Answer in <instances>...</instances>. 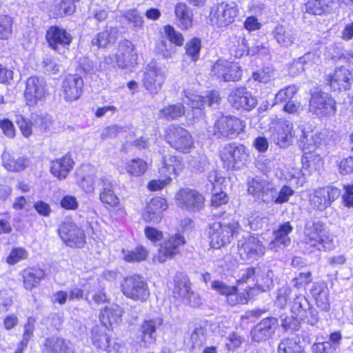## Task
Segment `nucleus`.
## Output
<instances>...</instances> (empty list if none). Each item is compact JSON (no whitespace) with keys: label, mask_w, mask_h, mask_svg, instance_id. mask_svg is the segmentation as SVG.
I'll use <instances>...</instances> for the list:
<instances>
[{"label":"nucleus","mask_w":353,"mask_h":353,"mask_svg":"<svg viewBox=\"0 0 353 353\" xmlns=\"http://www.w3.org/2000/svg\"><path fill=\"white\" fill-rule=\"evenodd\" d=\"M336 236L327 228L312 248L319 251H331L336 248Z\"/></svg>","instance_id":"obj_41"},{"label":"nucleus","mask_w":353,"mask_h":353,"mask_svg":"<svg viewBox=\"0 0 353 353\" xmlns=\"http://www.w3.org/2000/svg\"><path fill=\"white\" fill-rule=\"evenodd\" d=\"M121 288L123 294L134 301L144 302L150 296L146 282L138 275L126 277L123 280Z\"/></svg>","instance_id":"obj_6"},{"label":"nucleus","mask_w":353,"mask_h":353,"mask_svg":"<svg viewBox=\"0 0 353 353\" xmlns=\"http://www.w3.org/2000/svg\"><path fill=\"white\" fill-rule=\"evenodd\" d=\"M245 123L239 119L232 117H221L215 121L213 126L208 128V132L219 139H234L245 128Z\"/></svg>","instance_id":"obj_2"},{"label":"nucleus","mask_w":353,"mask_h":353,"mask_svg":"<svg viewBox=\"0 0 353 353\" xmlns=\"http://www.w3.org/2000/svg\"><path fill=\"white\" fill-rule=\"evenodd\" d=\"M28 253L25 249L14 248L7 258V262L10 265H14L19 261L26 259Z\"/></svg>","instance_id":"obj_63"},{"label":"nucleus","mask_w":353,"mask_h":353,"mask_svg":"<svg viewBox=\"0 0 353 353\" xmlns=\"http://www.w3.org/2000/svg\"><path fill=\"white\" fill-rule=\"evenodd\" d=\"M211 74L219 81H236L241 79L242 70L237 63L219 59L214 63Z\"/></svg>","instance_id":"obj_12"},{"label":"nucleus","mask_w":353,"mask_h":353,"mask_svg":"<svg viewBox=\"0 0 353 353\" xmlns=\"http://www.w3.org/2000/svg\"><path fill=\"white\" fill-rule=\"evenodd\" d=\"M211 289L225 296L233 292H237L236 286L228 285L224 282L218 280L212 281Z\"/></svg>","instance_id":"obj_55"},{"label":"nucleus","mask_w":353,"mask_h":353,"mask_svg":"<svg viewBox=\"0 0 353 353\" xmlns=\"http://www.w3.org/2000/svg\"><path fill=\"white\" fill-rule=\"evenodd\" d=\"M292 290L288 286H283L277 290L276 303L281 308L285 307Z\"/></svg>","instance_id":"obj_62"},{"label":"nucleus","mask_w":353,"mask_h":353,"mask_svg":"<svg viewBox=\"0 0 353 353\" xmlns=\"http://www.w3.org/2000/svg\"><path fill=\"white\" fill-rule=\"evenodd\" d=\"M129 24H131L134 29L141 28L143 26V17L136 9L129 10L124 14Z\"/></svg>","instance_id":"obj_54"},{"label":"nucleus","mask_w":353,"mask_h":353,"mask_svg":"<svg viewBox=\"0 0 353 353\" xmlns=\"http://www.w3.org/2000/svg\"><path fill=\"white\" fill-rule=\"evenodd\" d=\"M319 57L314 52H307L303 57H300L297 61H294L293 66L296 67L298 70H303V65L314 63L317 62Z\"/></svg>","instance_id":"obj_59"},{"label":"nucleus","mask_w":353,"mask_h":353,"mask_svg":"<svg viewBox=\"0 0 353 353\" xmlns=\"http://www.w3.org/2000/svg\"><path fill=\"white\" fill-rule=\"evenodd\" d=\"M3 167L8 171L19 172L25 169L29 164V160L23 157L14 158L12 154L4 150L1 155Z\"/></svg>","instance_id":"obj_35"},{"label":"nucleus","mask_w":353,"mask_h":353,"mask_svg":"<svg viewBox=\"0 0 353 353\" xmlns=\"http://www.w3.org/2000/svg\"><path fill=\"white\" fill-rule=\"evenodd\" d=\"M185 112V106L182 103L170 104L160 110L159 117L167 120H174L181 117Z\"/></svg>","instance_id":"obj_42"},{"label":"nucleus","mask_w":353,"mask_h":353,"mask_svg":"<svg viewBox=\"0 0 353 353\" xmlns=\"http://www.w3.org/2000/svg\"><path fill=\"white\" fill-rule=\"evenodd\" d=\"M311 294L316 306L322 311L328 312L330 308L329 290L323 283H316L311 289Z\"/></svg>","instance_id":"obj_30"},{"label":"nucleus","mask_w":353,"mask_h":353,"mask_svg":"<svg viewBox=\"0 0 353 353\" xmlns=\"http://www.w3.org/2000/svg\"><path fill=\"white\" fill-rule=\"evenodd\" d=\"M278 353H305L299 341L296 339H283L278 346Z\"/></svg>","instance_id":"obj_44"},{"label":"nucleus","mask_w":353,"mask_h":353,"mask_svg":"<svg viewBox=\"0 0 353 353\" xmlns=\"http://www.w3.org/2000/svg\"><path fill=\"white\" fill-rule=\"evenodd\" d=\"M277 74L276 71L272 66H265L262 70L254 72L252 77L255 81L267 83L275 79Z\"/></svg>","instance_id":"obj_49"},{"label":"nucleus","mask_w":353,"mask_h":353,"mask_svg":"<svg viewBox=\"0 0 353 353\" xmlns=\"http://www.w3.org/2000/svg\"><path fill=\"white\" fill-rule=\"evenodd\" d=\"M128 172L135 176L143 174L148 169L147 163L141 159H134L129 161L126 166Z\"/></svg>","instance_id":"obj_46"},{"label":"nucleus","mask_w":353,"mask_h":353,"mask_svg":"<svg viewBox=\"0 0 353 353\" xmlns=\"http://www.w3.org/2000/svg\"><path fill=\"white\" fill-rule=\"evenodd\" d=\"M327 228L326 225L321 221H307L303 230L306 246L312 248Z\"/></svg>","instance_id":"obj_26"},{"label":"nucleus","mask_w":353,"mask_h":353,"mask_svg":"<svg viewBox=\"0 0 353 353\" xmlns=\"http://www.w3.org/2000/svg\"><path fill=\"white\" fill-rule=\"evenodd\" d=\"M123 259L128 262H140L146 259L148 252L143 246H137L132 250H123Z\"/></svg>","instance_id":"obj_45"},{"label":"nucleus","mask_w":353,"mask_h":353,"mask_svg":"<svg viewBox=\"0 0 353 353\" xmlns=\"http://www.w3.org/2000/svg\"><path fill=\"white\" fill-rule=\"evenodd\" d=\"M165 137L167 143L175 150L188 152L194 146L193 139L190 132L177 125H171L165 129Z\"/></svg>","instance_id":"obj_4"},{"label":"nucleus","mask_w":353,"mask_h":353,"mask_svg":"<svg viewBox=\"0 0 353 353\" xmlns=\"http://www.w3.org/2000/svg\"><path fill=\"white\" fill-rule=\"evenodd\" d=\"M163 323L161 316L143 321L139 327V338L145 343H153L157 339V330Z\"/></svg>","instance_id":"obj_28"},{"label":"nucleus","mask_w":353,"mask_h":353,"mask_svg":"<svg viewBox=\"0 0 353 353\" xmlns=\"http://www.w3.org/2000/svg\"><path fill=\"white\" fill-rule=\"evenodd\" d=\"M292 230L293 227L290 222L281 224L279 228L273 232L274 239L269 243V249L276 252L288 247L291 243L289 234Z\"/></svg>","instance_id":"obj_22"},{"label":"nucleus","mask_w":353,"mask_h":353,"mask_svg":"<svg viewBox=\"0 0 353 353\" xmlns=\"http://www.w3.org/2000/svg\"><path fill=\"white\" fill-rule=\"evenodd\" d=\"M341 192L335 187L320 188L314 191L310 196L311 205L319 210H324L339 198Z\"/></svg>","instance_id":"obj_17"},{"label":"nucleus","mask_w":353,"mask_h":353,"mask_svg":"<svg viewBox=\"0 0 353 353\" xmlns=\"http://www.w3.org/2000/svg\"><path fill=\"white\" fill-rule=\"evenodd\" d=\"M237 248L242 258L258 260L265 254V248L257 236L246 234L237 241Z\"/></svg>","instance_id":"obj_7"},{"label":"nucleus","mask_w":353,"mask_h":353,"mask_svg":"<svg viewBox=\"0 0 353 353\" xmlns=\"http://www.w3.org/2000/svg\"><path fill=\"white\" fill-rule=\"evenodd\" d=\"M164 31L166 38L170 41V43L175 44L178 46H182L184 43L183 34L176 31L174 27L170 25L164 27Z\"/></svg>","instance_id":"obj_53"},{"label":"nucleus","mask_w":353,"mask_h":353,"mask_svg":"<svg viewBox=\"0 0 353 353\" xmlns=\"http://www.w3.org/2000/svg\"><path fill=\"white\" fill-rule=\"evenodd\" d=\"M281 321V326L285 331L294 332L298 330L300 326V321L297 316H288L285 314L280 316Z\"/></svg>","instance_id":"obj_56"},{"label":"nucleus","mask_w":353,"mask_h":353,"mask_svg":"<svg viewBox=\"0 0 353 353\" xmlns=\"http://www.w3.org/2000/svg\"><path fill=\"white\" fill-rule=\"evenodd\" d=\"M16 123L24 137H28L32 134V124L30 121L26 120L23 117L19 115L17 117Z\"/></svg>","instance_id":"obj_64"},{"label":"nucleus","mask_w":353,"mask_h":353,"mask_svg":"<svg viewBox=\"0 0 353 353\" xmlns=\"http://www.w3.org/2000/svg\"><path fill=\"white\" fill-rule=\"evenodd\" d=\"M236 5L234 2H221L212 10L211 21L218 27H225L231 24L237 16Z\"/></svg>","instance_id":"obj_16"},{"label":"nucleus","mask_w":353,"mask_h":353,"mask_svg":"<svg viewBox=\"0 0 353 353\" xmlns=\"http://www.w3.org/2000/svg\"><path fill=\"white\" fill-rule=\"evenodd\" d=\"M163 165L160 170L165 176L177 174L178 171L182 168L180 158L172 154L163 156Z\"/></svg>","instance_id":"obj_40"},{"label":"nucleus","mask_w":353,"mask_h":353,"mask_svg":"<svg viewBox=\"0 0 353 353\" xmlns=\"http://www.w3.org/2000/svg\"><path fill=\"white\" fill-rule=\"evenodd\" d=\"M166 208V201L163 198H153L145 208L143 219L147 222L158 223L161 221L162 213Z\"/></svg>","instance_id":"obj_25"},{"label":"nucleus","mask_w":353,"mask_h":353,"mask_svg":"<svg viewBox=\"0 0 353 353\" xmlns=\"http://www.w3.org/2000/svg\"><path fill=\"white\" fill-rule=\"evenodd\" d=\"M240 225L236 221L214 222L210 225L208 235L212 248L219 249L231 242L239 232Z\"/></svg>","instance_id":"obj_1"},{"label":"nucleus","mask_w":353,"mask_h":353,"mask_svg":"<svg viewBox=\"0 0 353 353\" xmlns=\"http://www.w3.org/2000/svg\"><path fill=\"white\" fill-rule=\"evenodd\" d=\"M114 57L119 68H125L133 63L137 59V54L132 43L128 40L121 41Z\"/></svg>","instance_id":"obj_24"},{"label":"nucleus","mask_w":353,"mask_h":353,"mask_svg":"<svg viewBox=\"0 0 353 353\" xmlns=\"http://www.w3.org/2000/svg\"><path fill=\"white\" fill-rule=\"evenodd\" d=\"M292 124L283 119H274L270 127V139L281 148H286L292 143Z\"/></svg>","instance_id":"obj_10"},{"label":"nucleus","mask_w":353,"mask_h":353,"mask_svg":"<svg viewBox=\"0 0 353 353\" xmlns=\"http://www.w3.org/2000/svg\"><path fill=\"white\" fill-rule=\"evenodd\" d=\"M353 81L352 72L344 66L335 69L330 79V85L334 90H346L350 88Z\"/></svg>","instance_id":"obj_27"},{"label":"nucleus","mask_w":353,"mask_h":353,"mask_svg":"<svg viewBox=\"0 0 353 353\" xmlns=\"http://www.w3.org/2000/svg\"><path fill=\"white\" fill-rule=\"evenodd\" d=\"M122 310L119 305L105 307L100 314V320L105 328L108 325L118 323L121 321Z\"/></svg>","instance_id":"obj_39"},{"label":"nucleus","mask_w":353,"mask_h":353,"mask_svg":"<svg viewBox=\"0 0 353 353\" xmlns=\"http://www.w3.org/2000/svg\"><path fill=\"white\" fill-rule=\"evenodd\" d=\"M228 101L235 109L251 110L257 104V99L245 88H238L229 95Z\"/></svg>","instance_id":"obj_21"},{"label":"nucleus","mask_w":353,"mask_h":353,"mask_svg":"<svg viewBox=\"0 0 353 353\" xmlns=\"http://www.w3.org/2000/svg\"><path fill=\"white\" fill-rule=\"evenodd\" d=\"M226 340L225 346L229 350L239 348L244 341L243 337L234 332L230 333Z\"/></svg>","instance_id":"obj_61"},{"label":"nucleus","mask_w":353,"mask_h":353,"mask_svg":"<svg viewBox=\"0 0 353 353\" xmlns=\"http://www.w3.org/2000/svg\"><path fill=\"white\" fill-rule=\"evenodd\" d=\"M45 92V82L43 79L30 77L27 79L24 96L28 105H34L38 100L43 97Z\"/></svg>","instance_id":"obj_23"},{"label":"nucleus","mask_w":353,"mask_h":353,"mask_svg":"<svg viewBox=\"0 0 353 353\" xmlns=\"http://www.w3.org/2000/svg\"><path fill=\"white\" fill-rule=\"evenodd\" d=\"M278 325V320L276 318L263 319L250 332L252 339L259 343L271 339L274 334Z\"/></svg>","instance_id":"obj_20"},{"label":"nucleus","mask_w":353,"mask_h":353,"mask_svg":"<svg viewBox=\"0 0 353 353\" xmlns=\"http://www.w3.org/2000/svg\"><path fill=\"white\" fill-rule=\"evenodd\" d=\"M260 273L256 275V285L263 292L270 290L274 286L272 270L264 264L260 265Z\"/></svg>","instance_id":"obj_36"},{"label":"nucleus","mask_w":353,"mask_h":353,"mask_svg":"<svg viewBox=\"0 0 353 353\" xmlns=\"http://www.w3.org/2000/svg\"><path fill=\"white\" fill-rule=\"evenodd\" d=\"M157 53L161 55L164 59H169L175 53L174 46L169 42L164 40H161L157 44Z\"/></svg>","instance_id":"obj_60"},{"label":"nucleus","mask_w":353,"mask_h":353,"mask_svg":"<svg viewBox=\"0 0 353 353\" xmlns=\"http://www.w3.org/2000/svg\"><path fill=\"white\" fill-rule=\"evenodd\" d=\"M74 162L68 154L51 161V173L59 179H65L72 170Z\"/></svg>","instance_id":"obj_31"},{"label":"nucleus","mask_w":353,"mask_h":353,"mask_svg":"<svg viewBox=\"0 0 353 353\" xmlns=\"http://www.w3.org/2000/svg\"><path fill=\"white\" fill-rule=\"evenodd\" d=\"M205 330L199 326L196 327L190 335V342L192 348L200 347L205 340Z\"/></svg>","instance_id":"obj_57"},{"label":"nucleus","mask_w":353,"mask_h":353,"mask_svg":"<svg viewBox=\"0 0 353 353\" xmlns=\"http://www.w3.org/2000/svg\"><path fill=\"white\" fill-rule=\"evenodd\" d=\"M166 78L165 66L152 60L145 68L142 83L145 89L152 94H158L162 89Z\"/></svg>","instance_id":"obj_3"},{"label":"nucleus","mask_w":353,"mask_h":353,"mask_svg":"<svg viewBox=\"0 0 353 353\" xmlns=\"http://www.w3.org/2000/svg\"><path fill=\"white\" fill-rule=\"evenodd\" d=\"M255 165L261 172L268 174L274 168V163L270 159L264 156H259L256 159Z\"/></svg>","instance_id":"obj_58"},{"label":"nucleus","mask_w":353,"mask_h":353,"mask_svg":"<svg viewBox=\"0 0 353 353\" xmlns=\"http://www.w3.org/2000/svg\"><path fill=\"white\" fill-rule=\"evenodd\" d=\"M302 169L301 171L303 175L311 174L314 170H316L317 165L319 167L323 164L322 160L321 158L314 156H310L309 157H305V159H302Z\"/></svg>","instance_id":"obj_51"},{"label":"nucleus","mask_w":353,"mask_h":353,"mask_svg":"<svg viewBox=\"0 0 353 353\" xmlns=\"http://www.w3.org/2000/svg\"><path fill=\"white\" fill-rule=\"evenodd\" d=\"M310 306L308 300L305 296L301 294L296 295L292 303L291 312L299 319L305 317L306 310H309Z\"/></svg>","instance_id":"obj_43"},{"label":"nucleus","mask_w":353,"mask_h":353,"mask_svg":"<svg viewBox=\"0 0 353 353\" xmlns=\"http://www.w3.org/2000/svg\"><path fill=\"white\" fill-rule=\"evenodd\" d=\"M333 0H308L305 3V11L307 13L321 15L332 13L334 10Z\"/></svg>","instance_id":"obj_32"},{"label":"nucleus","mask_w":353,"mask_h":353,"mask_svg":"<svg viewBox=\"0 0 353 353\" xmlns=\"http://www.w3.org/2000/svg\"><path fill=\"white\" fill-rule=\"evenodd\" d=\"M174 13L177 24L181 29L187 30L192 26V11L185 3H178L174 8Z\"/></svg>","instance_id":"obj_33"},{"label":"nucleus","mask_w":353,"mask_h":353,"mask_svg":"<svg viewBox=\"0 0 353 353\" xmlns=\"http://www.w3.org/2000/svg\"><path fill=\"white\" fill-rule=\"evenodd\" d=\"M105 330L106 328L103 326H94L92 330V343L97 348L111 352L110 339Z\"/></svg>","instance_id":"obj_34"},{"label":"nucleus","mask_w":353,"mask_h":353,"mask_svg":"<svg viewBox=\"0 0 353 353\" xmlns=\"http://www.w3.org/2000/svg\"><path fill=\"white\" fill-rule=\"evenodd\" d=\"M66 341L60 338L46 339L43 344V353H70Z\"/></svg>","instance_id":"obj_38"},{"label":"nucleus","mask_w":353,"mask_h":353,"mask_svg":"<svg viewBox=\"0 0 353 353\" xmlns=\"http://www.w3.org/2000/svg\"><path fill=\"white\" fill-rule=\"evenodd\" d=\"M12 18L8 14H0V39H8L12 33Z\"/></svg>","instance_id":"obj_50"},{"label":"nucleus","mask_w":353,"mask_h":353,"mask_svg":"<svg viewBox=\"0 0 353 353\" xmlns=\"http://www.w3.org/2000/svg\"><path fill=\"white\" fill-rule=\"evenodd\" d=\"M23 285L27 290H32L45 276V272L41 269L28 268L22 272Z\"/></svg>","instance_id":"obj_37"},{"label":"nucleus","mask_w":353,"mask_h":353,"mask_svg":"<svg viewBox=\"0 0 353 353\" xmlns=\"http://www.w3.org/2000/svg\"><path fill=\"white\" fill-rule=\"evenodd\" d=\"M248 192L266 203L273 201L277 194L276 189L271 181L258 177L248 182Z\"/></svg>","instance_id":"obj_11"},{"label":"nucleus","mask_w":353,"mask_h":353,"mask_svg":"<svg viewBox=\"0 0 353 353\" xmlns=\"http://www.w3.org/2000/svg\"><path fill=\"white\" fill-rule=\"evenodd\" d=\"M185 243L184 237L180 234L170 235L164 239L160 244L157 253L154 260L159 263H164L168 259L174 257L179 252V247Z\"/></svg>","instance_id":"obj_14"},{"label":"nucleus","mask_w":353,"mask_h":353,"mask_svg":"<svg viewBox=\"0 0 353 353\" xmlns=\"http://www.w3.org/2000/svg\"><path fill=\"white\" fill-rule=\"evenodd\" d=\"M272 34L278 44L285 48L292 46L296 39V31L290 26L278 25Z\"/></svg>","instance_id":"obj_29"},{"label":"nucleus","mask_w":353,"mask_h":353,"mask_svg":"<svg viewBox=\"0 0 353 353\" xmlns=\"http://www.w3.org/2000/svg\"><path fill=\"white\" fill-rule=\"evenodd\" d=\"M190 285L191 283L190 281L186 278L176 281L173 291L174 296L181 299L183 302L184 299H186L188 295L190 294V292L192 290Z\"/></svg>","instance_id":"obj_48"},{"label":"nucleus","mask_w":353,"mask_h":353,"mask_svg":"<svg viewBox=\"0 0 353 353\" xmlns=\"http://www.w3.org/2000/svg\"><path fill=\"white\" fill-rule=\"evenodd\" d=\"M201 48V39L196 37H194L188 41L185 46L186 54L191 58L192 61H194L199 59Z\"/></svg>","instance_id":"obj_47"},{"label":"nucleus","mask_w":353,"mask_h":353,"mask_svg":"<svg viewBox=\"0 0 353 353\" xmlns=\"http://www.w3.org/2000/svg\"><path fill=\"white\" fill-rule=\"evenodd\" d=\"M59 235L63 242L71 248H82L85 243L83 230L74 223L64 221L58 230Z\"/></svg>","instance_id":"obj_13"},{"label":"nucleus","mask_w":353,"mask_h":353,"mask_svg":"<svg viewBox=\"0 0 353 353\" xmlns=\"http://www.w3.org/2000/svg\"><path fill=\"white\" fill-rule=\"evenodd\" d=\"M177 206L188 211H199L204 205V197L195 190L182 188L176 194Z\"/></svg>","instance_id":"obj_15"},{"label":"nucleus","mask_w":353,"mask_h":353,"mask_svg":"<svg viewBox=\"0 0 353 353\" xmlns=\"http://www.w3.org/2000/svg\"><path fill=\"white\" fill-rule=\"evenodd\" d=\"M296 91L297 89L294 85L288 86L285 89L280 90L275 95L274 104L286 103L292 100Z\"/></svg>","instance_id":"obj_52"},{"label":"nucleus","mask_w":353,"mask_h":353,"mask_svg":"<svg viewBox=\"0 0 353 353\" xmlns=\"http://www.w3.org/2000/svg\"><path fill=\"white\" fill-rule=\"evenodd\" d=\"M99 188V199L103 204L109 205L114 207L111 212L112 216L115 219H119L125 214V211L123 208L118 207L119 199L114 194L113 190V185L110 180L105 176L99 177L97 180Z\"/></svg>","instance_id":"obj_9"},{"label":"nucleus","mask_w":353,"mask_h":353,"mask_svg":"<svg viewBox=\"0 0 353 353\" xmlns=\"http://www.w3.org/2000/svg\"><path fill=\"white\" fill-rule=\"evenodd\" d=\"M248 157L243 145L228 144L221 152V158L228 169L239 170L243 168Z\"/></svg>","instance_id":"obj_8"},{"label":"nucleus","mask_w":353,"mask_h":353,"mask_svg":"<svg viewBox=\"0 0 353 353\" xmlns=\"http://www.w3.org/2000/svg\"><path fill=\"white\" fill-rule=\"evenodd\" d=\"M335 99L328 93L316 92L312 94L309 110L319 117H330L336 112Z\"/></svg>","instance_id":"obj_5"},{"label":"nucleus","mask_w":353,"mask_h":353,"mask_svg":"<svg viewBox=\"0 0 353 353\" xmlns=\"http://www.w3.org/2000/svg\"><path fill=\"white\" fill-rule=\"evenodd\" d=\"M46 39L49 46L59 53L68 48L71 43L72 37L71 34L63 28L52 26L46 32Z\"/></svg>","instance_id":"obj_18"},{"label":"nucleus","mask_w":353,"mask_h":353,"mask_svg":"<svg viewBox=\"0 0 353 353\" xmlns=\"http://www.w3.org/2000/svg\"><path fill=\"white\" fill-rule=\"evenodd\" d=\"M83 81L78 74H68L65 76L62 84V96L65 101H75L82 93Z\"/></svg>","instance_id":"obj_19"}]
</instances>
